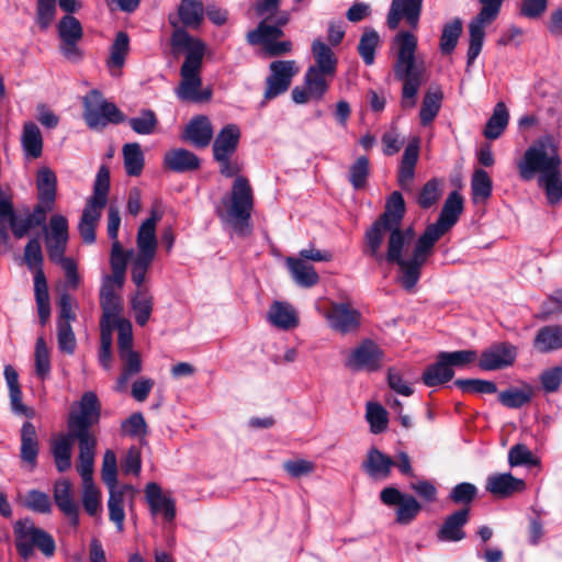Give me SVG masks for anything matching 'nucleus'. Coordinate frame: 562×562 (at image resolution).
<instances>
[{
	"mask_svg": "<svg viewBox=\"0 0 562 562\" xmlns=\"http://www.w3.org/2000/svg\"><path fill=\"white\" fill-rule=\"evenodd\" d=\"M78 411H71L68 417L70 436L78 441L79 456L95 454L97 438L90 427L98 424L101 405L93 392H86L78 404Z\"/></svg>",
	"mask_w": 562,
	"mask_h": 562,
	"instance_id": "39448f33",
	"label": "nucleus"
},
{
	"mask_svg": "<svg viewBox=\"0 0 562 562\" xmlns=\"http://www.w3.org/2000/svg\"><path fill=\"white\" fill-rule=\"evenodd\" d=\"M532 344L533 348L540 353H549L562 349V325L540 327Z\"/></svg>",
	"mask_w": 562,
	"mask_h": 562,
	"instance_id": "c756f323",
	"label": "nucleus"
},
{
	"mask_svg": "<svg viewBox=\"0 0 562 562\" xmlns=\"http://www.w3.org/2000/svg\"><path fill=\"white\" fill-rule=\"evenodd\" d=\"M395 461L389 456L384 454L376 448H371L368 451L367 459L363 463L364 471L372 477L386 479L390 475L391 468Z\"/></svg>",
	"mask_w": 562,
	"mask_h": 562,
	"instance_id": "e433bc0d",
	"label": "nucleus"
},
{
	"mask_svg": "<svg viewBox=\"0 0 562 562\" xmlns=\"http://www.w3.org/2000/svg\"><path fill=\"white\" fill-rule=\"evenodd\" d=\"M24 260L29 269L35 270L34 291L40 322L45 325L50 315L49 295L45 274L42 270L43 252L37 238H32L25 246Z\"/></svg>",
	"mask_w": 562,
	"mask_h": 562,
	"instance_id": "6e6552de",
	"label": "nucleus"
},
{
	"mask_svg": "<svg viewBox=\"0 0 562 562\" xmlns=\"http://www.w3.org/2000/svg\"><path fill=\"white\" fill-rule=\"evenodd\" d=\"M137 252L135 255L155 258L158 248L156 229L140 224L136 235Z\"/></svg>",
	"mask_w": 562,
	"mask_h": 562,
	"instance_id": "3c124183",
	"label": "nucleus"
},
{
	"mask_svg": "<svg viewBox=\"0 0 562 562\" xmlns=\"http://www.w3.org/2000/svg\"><path fill=\"white\" fill-rule=\"evenodd\" d=\"M24 505L32 512L40 514H48L52 510L49 496L37 490H31L26 493Z\"/></svg>",
	"mask_w": 562,
	"mask_h": 562,
	"instance_id": "0e129e2a",
	"label": "nucleus"
},
{
	"mask_svg": "<svg viewBox=\"0 0 562 562\" xmlns=\"http://www.w3.org/2000/svg\"><path fill=\"white\" fill-rule=\"evenodd\" d=\"M422 7L423 0H392L386 19L387 26L395 30L404 19L412 29H417Z\"/></svg>",
	"mask_w": 562,
	"mask_h": 562,
	"instance_id": "aec40b11",
	"label": "nucleus"
},
{
	"mask_svg": "<svg viewBox=\"0 0 562 562\" xmlns=\"http://www.w3.org/2000/svg\"><path fill=\"white\" fill-rule=\"evenodd\" d=\"M145 497L153 516L161 515L167 522H171L175 519V501L165 494L157 483L150 482L146 485Z\"/></svg>",
	"mask_w": 562,
	"mask_h": 562,
	"instance_id": "412c9836",
	"label": "nucleus"
},
{
	"mask_svg": "<svg viewBox=\"0 0 562 562\" xmlns=\"http://www.w3.org/2000/svg\"><path fill=\"white\" fill-rule=\"evenodd\" d=\"M155 258L134 255L131 262V279L137 289H146V274L150 269Z\"/></svg>",
	"mask_w": 562,
	"mask_h": 562,
	"instance_id": "bf43d9fd",
	"label": "nucleus"
},
{
	"mask_svg": "<svg viewBox=\"0 0 562 562\" xmlns=\"http://www.w3.org/2000/svg\"><path fill=\"white\" fill-rule=\"evenodd\" d=\"M462 33V22L459 18L443 25L440 37V50L442 54H450L456 48Z\"/></svg>",
	"mask_w": 562,
	"mask_h": 562,
	"instance_id": "6e6d98bb",
	"label": "nucleus"
},
{
	"mask_svg": "<svg viewBox=\"0 0 562 562\" xmlns=\"http://www.w3.org/2000/svg\"><path fill=\"white\" fill-rule=\"evenodd\" d=\"M367 420L373 434L382 432L387 426L386 411L379 404L367 405Z\"/></svg>",
	"mask_w": 562,
	"mask_h": 562,
	"instance_id": "774afa93",
	"label": "nucleus"
},
{
	"mask_svg": "<svg viewBox=\"0 0 562 562\" xmlns=\"http://www.w3.org/2000/svg\"><path fill=\"white\" fill-rule=\"evenodd\" d=\"M311 49L315 63L310 68L336 75L338 60L333 49L321 40H314Z\"/></svg>",
	"mask_w": 562,
	"mask_h": 562,
	"instance_id": "f704fd0d",
	"label": "nucleus"
},
{
	"mask_svg": "<svg viewBox=\"0 0 562 562\" xmlns=\"http://www.w3.org/2000/svg\"><path fill=\"white\" fill-rule=\"evenodd\" d=\"M482 8L479 14L469 23L470 44L467 54L468 66L472 65L480 55L485 37V27L498 15L504 0H479Z\"/></svg>",
	"mask_w": 562,
	"mask_h": 562,
	"instance_id": "9b49d317",
	"label": "nucleus"
},
{
	"mask_svg": "<svg viewBox=\"0 0 562 562\" xmlns=\"http://www.w3.org/2000/svg\"><path fill=\"white\" fill-rule=\"evenodd\" d=\"M525 482L510 473L493 474L487 477L485 488L497 497H508L525 490Z\"/></svg>",
	"mask_w": 562,
	"mask_h": 562,
	"instance_id": "cd10ccee",
	"label": "nucleus"
},
{
	"mask_svg": "<svg viewBox=\"0 0 562 562\" xmlns=\"http://www.w3.org/2000/svg\"><path fill=\"white\" fill-rule=\"evenodd\" d=\"M462 210V196L457 191L451 192L443 204L438 220L425 229L430 233L435 245L457 223Z\"/></svg>",
	"mask_w": 562,
	"mask_h": 562,
	"instance_id": "f3484780",
	"label": "nucleus"
},
{
	"mask_svg": "<svg viewBox=\"0 0 562 562\" xmlns=\"http://www.w3.org/2000/svg\"><path fill=\"white\" fill-rule=\"evenodd\" d=\"M54 501L59 510L69 518L70 524L77 526L79 522V507L75 502L70 481L63 479L55 483Z\"/></svg>",
	"mask_w": 562,
	"mask_h": 562,
	"instance_id": "393cba45",
	"label": "nucleus"
},
{
	"mask_svg": "<svg viewBox=\"0 0 562 562\" xmlns=\"http://www.w3.org/2000/svg\"><path fill=\"white\" fill-rule=\"evenodd\" d=\"M164 164L175 172H189L200 167V159L188 149L175 148L165 154Z\"/></svg>",
	"mask_w": 562,
	"mask_h": 562,
	"instance_id": "7c9ffc66",
	"label": "nucleus"
},
{
	"mask_svg": "<svg viewBox=\"0 0 562 562\" xmlns=\"http://www.w3.org/2000/svg\"><path fill=\"white\" fill-rule=\"evenodd\" d=\"M60 37L59 49L68 60L77 63L82 57L78 42L82 37V27L78 19L72 15H65L58 23Z\"/></svg>",
	"mask_w": 562,
	"mask_h": 562,
	"instance_id": "dca6fc26",
	"label": "nucleus"
},
{
	"mask_svg": "<svg viewBox=\"0 0 562 562\" xmlns=\"http://www.w3.org/2000/svg\"><path fill=\"white\" fill-rule=\"evenodd\" d=\"M134 497V488L131 485L116 486L109 488L108 509L109 518L115 525L117 531L124 530L125 520V501Z\"/></svg>",
	"mask_w": 562,
	"mask_h": 562,
	"instance_id": "b1692460",
	"label": "nucleus"
},
{
	"mask_svg": "<svg viewBox=\"0 0 562 562\" xmlns=\"http://www.w3.org/2000/svg\"><path fill=\"white\" fill-rule=\"evenodd\" d=\"M380 498L387 506H398L396 509V521L401 525L411 524L422 510V505L414 496L403 494L393 486L383 488L380 493Z\"/></svg>",
	"mask_w": 562,
	"mask_h": 562,
	"instance_id": "2eb2a0df",
	"label": "nucleus"
},
{
	"mask_svg": "<svg viewBox=\"0 0 562 562\" xmlns=\"http://www.w3.org/2000/svg\"><path fill=\"white\" fill-rule=\"evenodd\" d=\"M158 120L151 110H143L138 116L128 120L131 128L139 135H150L154 133Z\"/></svg>",
	"mask_w": 562,
	"mask_h": 562,
	"instance_id": "13d9d810",
	"label": "nucleus"
},
{
	"mask_svg": "<svg viewBox=\"0 0 562 562\" xmlns=\"http://www.w3.org/2000/svg\"><path fill=\"white\" fill-rule=\"evenodd\" d=\"M282 35V29L277 25H270L266 21H262L259 23L257 29L248 32L247 41L252 45L261 44L265 48L267 45L278 40Z\"/></svg>",
	"mask_w": 562,
	"mask_h": 562,
	"instance_id": "864d4df0",
	"label": "nucleus"
},
{
	"mask_svg": "<svg viewBox=\"0 0 562 562\" xmlns=\"http://www.w3.org/2000/svg\"><path fill=\"white\" fill-rule=\"evenodd\" d=\"M562 160L558 145L551 135H544L533 142L517 161V169L524 181H530L538 175V186L544 189L550 203L562 198Z\"/></svg>",
	"mask_w": 562,
	"mask_h": 562,
	"instance_id": "f03ea898",
	"label": "nucleus"
},
{
	"mask_svg": "<svg viewBox=\"0 0 562 562\" xmlns=\"http://www.w3.org/2000/svg\"><path fill=\"white\" fill-rule=\"evenodd\" d=\"M335 75L325 74L314 68H307L304 75V85L310 90L313 100H322L328 90L329 81Z\"/></svg>",
	"mask_w": 562,
	"mask_h": 562,
	"instance_id": "c03bdc74",
	"label": "nucleus"
},
{
	"mask_svg": "<svg viewBox=\"0 0 562 562\" xmlns=\"http://www.w3.org/2000/svg\"><path fill=\"white\" fill-rule=\"evenodd\" d=\"M454 384L464 393L494 394L497 386L494 382L481 379H459Z\"/></svg>",
	"mask_w": 562,
	"mask_h": 562,
	"instance_id": "052dcab7",
	"label": "nucleus"
},
{
	"mask_svg": "<svg viewBox=\"0 0 562 562\" xmlns=\"http://www.w3.org/2000/svg\"><path fill=\"white\" fill-rule=\"evenodd\" d=\"M469 508L459 509L447 516L437 531V539L443 542H458L465 538L463 527L468 524Z\"/></svg>",
	"mask_w": 562,
	"mask_h": 562,
	"instance_id": "5701e85b",
	"label": "nucleus"
},
{
	"mask_svg": "<svg viewBox=\"0 0 562 562\" xmlns=\"http://www.w3.org/2000/svg\"><path fill=\"white\" fill-rule=\"evenodd\" d=\"M154 297L148 289H137L131 299V306L135 321L139 326H145L150 318Z\"/></svg>",
	"mask_w": 562,
	"mask_h": 562,
	"instance_id": "79ce46f5",
	"label": "nucleus"
},
{
	"mask_svg": "<svg viewBox=\"0 0 562 562\" xmlns=\"http://www.w3.org/2000/svg\"><path fill=\"white\" fill-rule=\"evenodd\" d=\"M472 198L474 202L485 201L492 194V180L483 169H476L471 180Z\"/></svg>",
	"mask_w": 562,
	"mask_h": 562,
	"instance_id": "4d7b16f0",
	"label": "nucleus"
},
{
	"mask_svg": "<svg viewBox=\"0 0 562 562\" xmlns=\"http://www.w3.org/2000/svg\"><path fill=\"white\" fill-rule=\"evenodd\" d=\"M178 15L184 26L196 29L203 21V4L198 0H182L178 8Z\"/></svg>",
	"mask_w": 562,
	"mask_h": 562,
	"instance_id": "09e8293b",
	"label": "nucleus"
},
{
	"mask_svg": "<svg viewBox=\"0 0 562 562\" xmlns=\"http://www.w3.org/2000/svg\"><path fill=\"white\" fill-rule=\"evenodd\" d=\"M380 35L372 27H366L363 30L357 50L366 65L370 66L374 63L375 50L380 45Z\"/></svg>",
	"mask_w": 562,
	"mask_h": 562,
	"instance_id": "8fccbe9b",
	"label": "nucleus"
},
{
	"mask_svg": "<svg viewBox=\"0 0 562 562\" xmlns=\"http://www.w3.org/2000/svg\"><path fill=\"white\" fill-rule=\"evenodd\" d=\"M83 119L88 126L100 130L110 123L119 124L126 121V116L112 102L106 101L98 90H91L83 98Z\"/></svg>",
	"mask_w": 562,
	"mask_h": 562,
	"instance_id": "1a4fd4ad",
	"label": "nucleus"
},
{
	"mask_svg": "<svg viewBox=\"0 0 562 562\" xmlns=\"http://www.w3.org/2000/svg\"><path fill=\"white\" fill-rule=\"evenodd\" d=\"M213 137V130L206 116H196L186 126L182 139L198 148L206 147Z\"/></svg>",
	"mask_w": 562,
	"mask_h": 562,
	"instance_id": "bb28decb",
	"label": "nucleus"
},
{
	"mask_svg": "<svg viewBox=\"0 0 562 562\" xmlns=\"http://www.w3.org/2000/svg\"><path fill=\"white\" fill-rule=\"evenodd\" d=\"M509 121V113L508 110L503 102L496 103L492 116L486 122L485 128H484V136L487 139H496L498 138L503 132L505 131L506 126L508 125Z\"/></svg>",
	"mask_w": 562,
	"mask_h": 562,
	"instance_id": "a18cd8bd",
	"label": "nucleus"
},
{
	"mask_svg": "<svg viewBox=\"0 0 562 562\" xmlns=\"http://www.w3.org/2000/svg\"><path fill=\"white\" fill-rule=\"evenodd\" d=\"M240 138L239 127L228 124L222 128L213 143L214 157L233 156Z\"/></svg>",
	"mask_w": 562,
	"mask_h": 562,
	"instance_id": "2f4dec72",
	"label": "nucleus"
},
{
	"mask_svg": "<svg viewBox=\"0 0 562 562\" xmlns=\"http://www.w3.org/2000/svg\"><path fill=\"white\" fill-rule=\"evenodd\" d=\"M405 202L402 194L393 192L384 212L364 234L363 252L375 261H386L398 267L397 282L412 292L418 283L422 269L434 252L435 244L429 232L415 241L412 226L403 227Z\"/></svg>",
	"mask_w": 562,
	"mask_h": 562,
	"instance_id": "f257e3e1",
	"label": "nucleus"
},
{
	"mask_svg": "<svg viewBox=\"0 0 562 562\" xmlns=\"http://www.w3.org/2000/svg\"><path fill=\"white\" fill-rule=\"evenodd\" d=\"M15 547L19 554L29 560L34 550H40L45 557H53L56 550L54 538L45 530L35 526L30 518L18 520L13 526Z\"/></svg>",
	"mask_w": 562,
	"mask_h": 562,
	"instance_id": "0eeeda50",
	"label": "nucleus"
},
{
	"mask_svg": "<svg viewBox=\"0 0 562 562\" xmlns=\"http://www.w3.org/2000/svg\"><path fill=\"white\" fill-rule=\"evenodd\" d=\"M288 268L293 280L303 288H312L318 283L319 277L314 267L306 261L290 257L286 259Z\"/></svg>",
	"mask_w": 562,
	"mask_h": 562,
	"instance_id": "58836bf2",
	"label": "nucleus"
},
{
	"mask_svg": "<svg viewBox=\"0 0 562 562\" xmlns=\"http://www.w3.org/2000/svg\"><path fill=\"white\" fill-rule=\"evenodd\" d=\"M393 45L396 48V59L393 66L396 79L403 82L401 105L412 109L416 105L420 86L425 82V63L416 57L417 37L407 32H398Z\"/></svg>",
	"mask_w": 562,
	"mask_h": 562,
	"instance_id": "7ed1b4c3",
	"label": "nucleus"
},
{
	"mask_svg": "<svg viewBox=\"0 0 562 562\" xmlns=\"http://www.w3.org/2000/svg\"><path fill=\"white\" fill-rule=\"evenodd\" d=\"M232 156L214 157L218 162L222 176L231 178L236 176L231 195L223 198L222 203L226 207L225 212L220 213L221 217L233 226L239 234L250 232V215L254 207L252 189L247 178L237 176L240 167L236 160L231 159Z\"/></svg>",
	"mask_w": 562,
	"mask_h": 562,
	"instance_id": "20e7f679",
	"label": "nucleus"
},
{
	"mask_svg": "<svg viewBox=\"0 0 562 562\" xmlns=\"http://www.w3.org/2000/svg\"><path fill=\"white\" fill-rule=\"evenodd\" d=\"M37 454L38 441L36 429L32 423L26 422L21 429V459L34 468Z\"/></svg>",
	"mask_w": 562,
	"mask_h": 562,
	"instance_id": "a19ab883",
	"label": "nucleus"
},
{
	"mask_svg": "<svg viewBox=\"0 0 562 562\" xmlns=\"http://www.w3.org/2000/svg\"><path fill=\"white\" fill-rule=\"evenodd\" d=\"M270 323L283 330L294 328L299 324V317L292 305L285 302H274L269 310Z\"/></svg>",
	"mask_w": 562,
	"mask_h": 562,
	"instance_id": "c9c22d12",
	"label": "nucleus"
},
{
	"mask_svg": "<svg viewBox=\"0 0 562 562\" xmlns=\"http://www.w3.org/2000/svg\"><path fill=\"white\" fill-rule=\"evenodd\" d=\"M101 475L108 488L117 486V463L115 453L112 450L104 452Z\"/></svg>",
	"mask_w": 562,
	"mask_h": 562,
	"instance_id": "69168bd1",
	"label": "nucleus"
},
{
	"mask_svg": "<svg viewBox=\"0 0 562 562\" xmlns=\"http://www.w3.org/2000/svg\"><path fill=\"white\" fill-rule=\"evenodd\" d=\"M453 375L454 370L449 367L441 352H439L435 363L425 369L422 379L427 386H438L450 381Z\"/></svg>",
	"mask_w": 562,
	"mask_h": 562,
	"instance_id": "4c0bfd02",
	"label": "nucleus"
},
{
	"mask_svg": "<svg viewBox=\"0 0 562 562\" xmlns=\"http://www.w3.org/2000/svg\"><path fill=\"white\" fill-rule=\"evenodd\" d=\"M270 75L266 79L265 99L271 100L288 91L292 79L299 74L297 63L291 60H274L269 65Z\"/></svg>",
	"mask_w": 562,
	"mask_h": 562,
	"instance_id": "ddd939ff",
	"label": "nucleus"
},
{
	"mask_svg": "<svg viewBox=\"0 0 562 562\" xmlns=\"http://www.w3.org/2000/svg\"><path fill=\"white\" fill-rule=\"evenodd\" d=\"M130 50V38L125 32H119L110 48V56L106 59V66L111 76L121 75V68L125 64V58Z\"/></svg>",
	"mask_w": 562,
	"mask_h": 562,
	"instance_id": "72a5a7b5",
	"label": "nucleus"
},
{
	"mask_svg": "<svg viewBox=\"0 0 562 562\" xmlns=\"http://www.w3.org/2000/svg\"><path fill=\"white\" fill-rule=\"evenodd\" d=\"M115 289L102 282L100 289V305L102 308L100 325H112L122 311V299L115 294Z\"/></svg>",
	"mask_w": 562,
	"mask_h": 562,
	"instance_id": "c85d7f7f",
	"label": "nucleus"
},
{
	"mask_svg": "<svg viewBox=\"0 0 562 562\" xmlns=\"http://www.w3.org/2000/svg\"><path fill=\"white\" fill-rule=\"evenodd\" d=\"M533 396V387L525 384L522 387H509L498 394L499 403L507 408H520L528 404Z\"/></svg>",
	"mask_w": 562,
	"mask_h": 562,
	"instance_id": "49530a36",
	"label": "nucleus"
},
{
	"mask_svg": "<svg viewBox=\"0 0 562 562\" xmlns=\"http://www.w3.org/2000/svg\"><path fill=\"white\" fill-rule=\"evenodd\" d=\"M21 144L26 158L36 159L42 156L43 137L38 126L35 123H24L21 135Z\"/></svg>",
	"mask_w": 562,
	"mask_h": 562,
	"instance_id": "ea45409f",
	"label": "nucleus"
},
{
	"mask_svg": "<svg viewBox=\"0 0 562 562\" xmlns=\"http://www.w3.org/2000/svg\"><path fill=\"white\" fill-rule=\"evenodd\" d=\"M383 351L372 340H363L350 353L347 366L353 370L375 371L383 361Z\"/></svg>",
	"mask_w": 562,
	"mask_h": 562,
	"instance_id": "6ab92c4d",
	"label": "nucleus"
},
{
	"mask_svg": "<svg viewBox=\"0 0 562 562\" xmlns=\"http://www.w3.org/2000/svg\"><path fill=\"white\" fill-rule=\"evenodd\" d=\"M35 371L42 380L46 379L50 372L49 351L42 337L37 339L35 346Z\"/></svg>",
	"mask_w": 562,
	"mask_h": 562,
	"instance_id": "e2e57ef3",
	"label": "nucleus"
},
{
	"mask_svg": "<svg viewBox=\"0 0 562 562\" xmlns=\"http://www.w3.org/2000/svg\"><path fill=\"white\" fill-rule=\"evenodd\" d=\"M36 188L40 202L46 205L48 210H52L54 207L57 188L55 172L47 167L41 168L37 171Z\"/></svg>",
	"mask_w": 562,
	"mask_h": 562,
	"instance_id": "473e14b6",
	"label": "nucleus"
},
{
	"mask_svg": "<svg viewBox=\"0 0 562 562\" xmlns=\"http://www.w3.org/2000/svg\"><path fill=\"white\" fill-rule=\"evenodd\" d=\"M170 24L173 26L171 35V47L175 54L187 52L186 58L192 54H200V61H203L205 45L200 40L192 37L186 30L178 25V22L170 18Z\"/></svg>",
	"mask_w": 562,
	"mask_h": 562,
	"instance_id": "a878e982",
	"label": "nucleus"
},
{
	"mask_svg": "<svg viewBox=\"0 0 562 562\" xmlns=\"http://www.w3.org/2000/svg\"><path fill=\"white\" fill-rule=\"evenodd\" d=\"M109 189L110 172L105 166H101L94 180L93 194L88 199L78 225L80 236L86 244L95 241V227L106 205Z\"/></svg>",
	"mask_w": 562,
	"mask_h": 562,
	"instance_id": "423d86ee",
	"label": "nucleus"
},
{
	"mask_svg": "<svg viewBox=\"0 0 562 562\" xmlns=\"http://www.w3.org/2000/svg\"><path fill=\"white\" fill-rule=\"evenodd\" d=\"M442 98L443 94L439 88L429 89L425 93L419 112L422 125L426 126L436 119L441 108Z\"/></svg>",
	"mask_w": 562,
	"mask_h": 562,
	"instance_id": "de8ad7c7",
	"label": "nucleus"
},
{
	"mask_svg": "<svg viewBox=\"0 0 562 562\" xmlns=\"http://www.w3.org/2000/svg\"><path fill=\"white\" fill-rule=\"evenodd\" d=\"M77 439L70 436V430L66 436H60L53 441L52 453L56 468L59 472H65L71 467V445Z\"/></svg>",
	"mask_w": 562,
	"mask_h": 562,
	"instance_id": "37998d69",
	"label": "nucleus"
},
{
	"mask_svg": "<svg viewBox=\"0 0 562 562\" xmlns=\"http://www.w3.org/2000/svg\"><path fill=\"white\" fill-rule=\"evenodd\" d=\"M124 167L128 176L140 175L144 167V155L139 144L128 143L123 147Z\"/></svg>",
	"mask_w": 562,
	"mask_h": 562,
	"instance_id": "5fc2aeb1",
	"label": "nucleus"
},
{
	"mask_svg": "<svg viewBox=\"0 0 562 562\" xmlns=\"http://www.w3.org/2000/svg\"><path fill=\"white\" fill-rule=\"evenodd\" d=\"M518 348L508 341H498L484 349L479 358V367L483 371L507 369L516 362Z\"/></svg>",
	"mask_w": 562,
	"mask_h": 562,
	"instance_id": "4468645a",
	"label": "nucleus"
},
{
	"mask_svg": "<svg viewBox=\"0 0 562 562\" xmlns=\"http://www.w3.org/2000/svg\"><path fill=\"white\" fill-rule=\"evenodd\" d=\"M123 361V372L116 381V390L123 391L131 376L137 374L142 370V361L139 355L134 350L123 351L120 353Z\"/></svg>",
	"mask_w": 562,
	"mask_h": 562,
	"instance_id": "603ef678",
	"label": "nucleus"
},
{
	"mask_svg": "<svg viewBox=\"0 0 562 562\" xmlns=\"http://www.w3.org/2000/svg\"><path fill=\"white\" fill-rule=\"evenodd\" d=\"M370 173L369 159L366 156L359 157L349 169V181L353 189L359 190L366 187Z\"/></svg>",
	"mask_w": 562,
	"mask_h": 562,
	"instance_id": "680f3d73",
	"label": "nucleus"
},
{
	"mask_svg": "<svg viewBox=\"0 0 562 562\" xmlns=\"http://www.w3.org/2000/svg\"><path fill=\"white\" fill-rule=\"evenodd\" d=\"M325 318L331 329L347 334L360 326V312L350 302H333L325 313Z\"/></svg>",
	"mask_w": 562,
	"mask_h": 562,
	"instance_id": "a211bd4d",
	"label": "nucleus"
},
{
	"mask_svg": "<svg viewBox=\"0 0 562 562\" xmlns=\"http://www.w3.org/2000/svg\"><path fill=\"white\" fill-rule=\"evenodd\" d=\"M441 355L448 362L451 369L465 368L477 360V352L472 349L458 350V351H441Z\"/></svg>",
	"mask_w": 562,
	"mask_h": 562,
	"instance_id": "338daca9",
	"label": "nucleus"
},
{
	"mask_svg": "<svg viewBox=\"0 0 562 562\" xmlns=\"http://www.w3.org/2000/svg\"><path fill=\"white\" fill-rule=\"evenodd\" d=\"M95 454L78 456L77 470L82 480L81 502L85 510L91 517H97L102 512L101 492L93 482Z\"/></svg>",
	"mask_w": 562,
	"mask_h": 562,
	"instance_id": "f8f14e48",
	"label": "nucleus"
},
{
	"mask_svg": "<svg viewBox=\"0 0 562 562\" xmlns=\"http://www.w3.org/2000/svg\"><path fill=\"white\" fill-rule=\"evenodd\" d=\"M68 241V221L64 215L55 214L49 221V234L46 245L49 259H60Z\"/></svg>",
	"mask_w": 562,
	"mask_h": 562,
	"instance_id": "4be33fe9",
	"label": "nucleus"
},
{
	"mask_svg": "<svg viewBox=\"0 0 562 562\" xmlns=\"http://www.w3.org/2000/svg\"><path fill=\"white\" fill-rule=\"evenodd\" d=\"M201 69L200 54H192L184 59L180 68L181 80L176 89V94L180 100L204 102L211 99V90L202 89Z\"/></svg>",
	"mask_w": 562,
	"mask_h": 562,
	"instance_id": "9d476101",
	"label": "nucleus"
}]
</instances>
